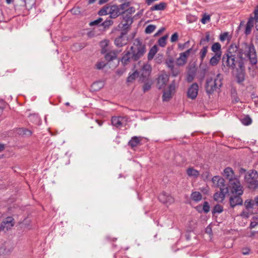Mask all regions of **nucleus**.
<instances>
[{"instance_id": "nucleus-1", "label": "nucleus", "mask_w": 258, "mask_h": 258, "mask_svg": "<svg viewBox=\"0 0 258 258\" xmlns=\"http://www.w3.org/2000/svg\"><path fill=\"white\" fill-rule=\"evenodd\" d=\"M243 54L248 58L251 64H255L257 63L256 51L253 44L245 42H242L239 45L231 44L222 58L224 67L236 71V76L238 83H242L245 79L244 59Z\"/></svg>"}, {"instance_id": "nucleus-2", "label": "nucleus", "mask_w": 258, "mask_h": 258, "mask_svg": "<svg viewBox=\"0 0 258 258\" xmlns=\"http://www.w3.org/2000/svg\"><path fill=\"white\" fill-rule=\"evenodd\" d=\"M131 46L130 51H127L122 56L121 62L124 65L128 64L131 61H137L144 55L146 52V46L139 39H136Z\"/></svg>"}, {"instance_id": "nucleus-3", "label": "nucleus", "mask_w": 258, "mask_h": 258, "mask_svg": "<svg viewBox=\"0 0 258 258\" xmlns=\"http://www.w3.org/2000/svg\"><path fill=\"white\" fill-rule=\"evenodd\" d=\"M223 176L229 181V185L231 192L242 195L243 187L241 185L239 178L235 175L233 170L229 167L224 169L222 173Z\"/></svg>"}, {"instance_id": "nucleus-4", "label": "nucleus", "mask_w": 258, "mask_h": 258, "mask_svg": "<svg viewBox=\"0 0 258 258\" xmlns=\"http://www.w3.org/2000/svg\"><path fill=\"white\" fill-rule=\"evenodd\" d=\"M222 76L220 74H217L213 78L207 79L205 88L208 95L212 94L214 91L222 86Z\"/></svg>"}, {"instance_id": "nucleus-5", "label": "nucleus", "mask_w": 258, "mask_h": 258, "mask_svg": "<svg viewBox=\"0 0 258 258\" xmlns=\"http://www.w3.org/2000/svg\"><path fill=\"white\" fill-rule=\"evenodd\" d=\"M257 176V172L255 170L250 171L246 174L245 180L249 188L255 189L258 187Z\"/></svg>"}, {"instance_id": "nucleus-6", "label": "nucleus", "mask_w": 258, "mask_h": 258, "mask_svg": "<svg viewBox=\"0 0 258 258\" xmlns=\"http://www.w3.org/2000/svg\"><path fill=\"white\" fill-rule=\"evenodd\" d=\"M212 183L215 187L221 188H228L225 184V179L219 176H215L212 178Z\"/></svg>"}, {"instance_id": "nucleus-7", "label": "nucleus", "mask_w": 258, "mask_h": 258, "mask_svg": "<svg viewBox=\"0 0 258 258\" xmlns=\"http://www.w3.org/2000/svg\"><path fill=\"white\" fill-rule=\"evenodd\" d=\"M234 195L231 196L230 198L229 202L230 206L232 208H234L237 205H241L242 204L243 201L240 197L242 195H239L238 194L232 192Z\"/></svg>"}, {"instance_id": "nucleus-8", "label": "nucleus", "mask_w": 258, "mask_h": 258, "mask_svg": "<svg viewBox=\"0 0 258 258\" xmlns=\"http://www.w3.org/2000/svg\"><path fill=\"white\" fill-rule=\"evenodd\" d=\"M158 199L161 203L166 204H171L174 201V198L165 192H163L158 196Z\"/></svg>"}, {"instance_id": "nucleus-9", "label": "nucleus", "mask_w": 258, "mask_h": 258, "mask_svg": "<svg viewBox=\"0 0 258 258\" xmlns=\"http://www.w3.org/2000/svg\"><path fill=\"white\" fill-rule=\"evenodd\" d=\"M228 192V188H221L219 191L216 192L214 195V199L218 202H222L225 199L226 194Z\"/></svg>"}, {"instance_id": "nucleus-10", "label": "nucleus", "mask_w": 258, "mask_h": 258, "mask_svg": "<svg viewBox=\"0 0 258 258\" xmlns=\"http://www.w3.org/2000/svg\"><path fill=\"white\" fill-rule=\"evenodd\" d=\"M14 218L8 217L2 222L1 226L3 230L6 228L8 230L14 225Z\"/></svg>"}, {"instance_id": "nucleus-11", "label": "nucleus", "mask_w": 258, "mask_h": 258, "mask_svg": "<svg viewBox=\"0 0 258 258\" xmlns=\"http://www.w3.org/2000/svg\"><path fill=\"white\" fill-rule=\"evenodd\" d=\"M192 47L187 50L184 52H182L180 54V56L177 59V64L178 66H182L184 64L186 61L187 58L189 54L190 51L191 50Z\"/></svg>"}, {"instance_id": "nucleus-12", "label": "nucleus", "mask_w": 258, "mask_h": 258, "mask_svg": "<svg viewBox=\"0 0 258 258\" xmlns=\"http://www.w3.org/2000/svg\"><path fill=\"white\" fill-rule=\"evenodd\" d=\"M122 13V12L119 11V8L117 5L109 6V14L110 15V18H116Z\"/></svg>"}, {"instance_id": "nucleus-13", "label": "nucleus", "mask_w": 258, "mask_h": 258, "mask_svg": "<svg viewBox=\"0 0 258 258\" xmlns=\"http://www.w3.org/2000/svg\"><path fill=\"white\" fill-rule=\"evenodd\" d=\"M195 208L200 213H202V212L208 213L210 210L209 204L207 201H205L203 205H199Z\"/></svg>"}, {"instance_id": "nucleus-14", "label": "nucleus", "mask_w": 258, "mask_h": 258, "mask_svg": "<svg viewBox=\"0 0 258 258\" xmlns=\"http://www.w3.org/2000/svg\"><path fill=\"white\" fill-rule=\"evenodd\" d=\"M151 67L149 65H144L142 69V74L140 75V80L142 82L145 81L146 78L149 75Z\"/></svg>"}, {"instance_id": "nucleus-15", "label": "nucleus", "mask_w": 258, "mask_h": 258, "mask_svg": "<svg viewBox=\"0 0 258 258\" xmlns=\"http://www.w3.org/2000/svg\"><path fill=\"white\" fill-rule=\"evenodd\" d=\"M142 139V137L134 136L132 137L130 141L128 142V145L131 147V148L133 149L134 148L136 147L141 144V142Z\"/></svg>"}, {"instance_id": "nucleus-16", "label": "nucleus", "mask_w": 258, "mask_h": 258, "mask_svg": "<svg viewBox=\"0 0 258 258\" xmlns=\"http://www.w3.org/2000/svg\"><path fill=\"white\" fill-rule=\"evenodd\" d=\"M169 80V76L166 74H162L160 75L158 79V84L159 85V88L163 87L166 85Z\"/></svg>"}, {"instance_id": "nucleus-17", "label": "nucleus", "mask_w": 258, "mask_h": 258, "mask_svg": "<svg viewBox=\"0 0 258 258\" xmlns=\"http://www.w3.org/2000/svg\"><path fill=\"white\" fill-rule=\"evenodd\" d=\"M127 43V39L125 37L121 36L117 37L114 40V44L118 47H121L126 45Z\"/></svg>"}, {"instance_id": "nucleus-18", "label": "nucleus", "mask_w": 258, "mask_h": 258, "mask_svg": "<svg viewBox=\"0 0 258 258\" xmlns=\"http://www.w3.org/2000/svg\"><path fill=\"white\" fill-rule=\"evenodd\" d=\"M124 117L122 116H113L111 118L112 124L117 127L122 125V120Z\"/></svg>"}, {"instance_id": "nucleus-19", "label": "nucleus", "mask_w": 258, "mask_h": 258, "mask_svg": "<svg viewBox=\"0 0 258 258\" xmlns=\"http://www.w3.org/2000/svg\"><path fill=\"white\" fill-rule=\"evenodd\" d=\"M253 24L254 18H253L252 17H250L249 18L245 26L244 33L246 35H249L251 33V29L253 27Z\"/></svg>"}, {"instance_id": "nucleus-20", "label": "nucleus", "mask_w": 258, "mask_h": 258, "mask_svg": "<svg viewBox=\"0 0 258 258\" xmlns=\"http://www.w3.org/2000/svg\"><path fill=\"white\" fill-rule=\"evenodd\" d=\"M118 52L116 50L109 51L105 54L104 57L107 61H111L117 57Z\"/></svg>"}, {"instance_id": "nucleus-21", "label": "nucleus", "mask_w": 258, "mask_h": 258, "mask_svg": "<svg viewBox=\"0 0 258 258\" xmlns=\"http://www.w3.org/2000/svg\"><path fill=\"white\" fill-rule=\"evenodd\" d=\"M174 88V86L170 85L169 90L168 91L164 92L162 96L163 101H168L171 98V91Z\"/></svg>"}, {"instance_id": "nucleus-22", "label": "nucleus", "mask_w": 258, "mask_h": 258, "mask_svg": "<svg viewBox=\"0 0 258 258\" xmlns=\"http://www.w3.org/2000/svg\"><path fill=\"white\" fill-rule=\"evenodd\" d=\"M221 57V55L219 54H215V55L211 57L209 63L212 66H216L219 62Z\"/></svg>"}, {"instance_id": "nucleus-23", "label": "nucleus", "mask_w": 258, "mask_h": 258, "mask_svg": "<svg viewBox=\"0 0 258 258\" xmlns=\"http://www.w3.org/2000/svg\"><path fill=\"white\" fill-rule=\"evenodd\" d=\"M17 133L22 136L29 137L32 135V132L25 128H19L17 130Z\"/></svg>"}, {"instance_id": "nucleus-24", "label": "nucleus", "mask_w": 258, "mask_h": 258, "mask_svg": "<svg viewBox=\"0 0 258 258\" xmlns=\"http://www.w3.org/2000/svg\"><path fill=\"white\" fill-rule=\"evenodd\" d=\"M158 50V47L157 45H154L150 50L148 54V59L150 60L152 59L155 55V54L157 52Z\"/></svg>"}, {"instance_id": "nucleus-25", "label": "nucleus", "mask_w": 258, "mask_h": 258, "mask_svg": "<svg viewBox=\"0 0 258 258\" xmlns=\"http://www.w3.org/2000/svg\"><path fill=\"white\" fill-rule=\"evenodd\" d=\"M211 49L215 54L220 53L222 55L221 45L219 42L214 43L211 47Z\"/></svg>"}, {"instance_id": "nucleus-26", "label": "nucleus", "mask_w": 258, "mask_h": 258, "mask_svg": "<svg viewBox=\"0 0 258 258\" xmlns=\"http://www.w3.org/2000/svg\"><path fill=\"white\" fill-rule=\"evenodd\" d=\"M166 7V3L162 2L159 3V4H157L152 6L150 10L152 11H161L163 10Z\"/></svg>"}, {"instance_id": "nucleus-27", "label": "nucleus", "mask_w": 258, "mask_h": 258, "mask_svg": "<svg viewBox=\"0 0 258 258\" xmlns=\"http://www.w3.org/2000/svg\"><path fill=\"white\" fill-rule=\"evenodd\" d=\"M244 206L246 209L249 211L250 209L253 208L254 206L256 205L254 200H247L245 201Z\"/></svg>"}, {"instance_id": "nucleus-28", "label": "nucleus", "mask_w": 258, "mask_h": 258, "mask_svg": "<svg viewBox=\"0 0 258 258\" xmlns=\"http://www.w3.org/2000/svg\"><path fill=\"white\" fill-rule=\"evenodd\" d=\"M208 48V46H205L202 48V49H201V50L200 51L199 55H200V58L201 59V62H203V60L204 59V58L207 53Z\"/></svg>"}, {"instance_id": "nucleus-29", "label": "nucleus", "mask_w": 258, "mask_h": 258, "mask_svg": "<svg viewBox=\"0 0 258 258\" xmlns=\"http://www.w3.org/2000/svg\"><path fill=\"white\" fill-rule=\"evenodd\" d=\"M140 75V73L138 71H135L133 73L130 75L127 78V82L128 83H132L134 80L138 77Z\"/></svg>"}, {"instance_id": "nucleus-30", "label": "nucleus", "mask_w": 258, "mask_h": 258, "mask_svg": "<svg viewBox=\"0 0 258 258\" xmlns=\"http://www.w3.org/2000/svg\"><path fill=\"white\" fill-rule=\"evenodd\" d=\"M109 5H105L98 12V15L100 16H104L109 14Z\"/></svg>"}, {"instance_id": "nucleus-31", "label": "nucleus", "mask_w": 258, "mask_h": 258, "mask_svg": "<svg viewBox=\"0 0 258 258\" xmlns=\"http://www.w3.org/2000/svg\"><path fill=\"white\" fill-rule=\"evenodd\" d=\"M167 38H168V35H165L162 36V37H161L160 38H159L158 41V43L159 45L162 47H165V45H166V40H167Z\"/></svg>"}, {"instance_id": "nucleus-32", "label": "nucleus", "mask_w": 258, "mask_h": 258, "mask_svg": "<svg viewBox=\"0 0 258 258\" xmlns=\"http://www.w3.org/2000/svg\"><path fill=\"white\" fill-rule=\"evenodd\" d=\"M186 80L188 82H191L194 80V71L192 70L191 64H190V68L187 74Z\"/></svg>"}, {"instance_id": "nucleus-33", "label": "nucleus", "mask_w": 258, "mask_h": 258, "mask_svg": "<svg viewBox=\"0 0 258 258\" xmlns=\"http://www.w3.org/2000/svg\"><path fill=\"white\" fill-rule=\"evenodd\" d=\"M241 121L243 124L245 125H248L251 123L252 120L249 116L247 115L242 118L241 119Z\"/></svg>"}, {"instance_id": "nucleus-34", "label": "nucleus", "mask_w": 258, "mask_h": 258, "mask_svg": "<svg viewBox=\"0 0 258 258\" xmlns=\"http://www.w3.org/2000/svg\"><path fill=\"white\" fill-rule=\"evenodd\" d=\"M103 84L101 82H96L92 84L91 87L94 91H97L100 90Z\"/></svg>"}, {"instance_id": "nucleus-35", "label": "nucleus", "mask_w": 258, "mask_h": 258, "mask_svg": "<svg viewBox=\"0 0 258 258\" xmlns=\"http://www.w3.org/2000/svg\"><path fill=\"white\" fill-rule=\"evenodd\" d=\"M254 21L255 22V27L256 30L258 31V6L255 8L254 12Z\"/></svg>"}, {"instance_id": "nucleus-36", "label": "nucleus", "mask_w": 258, "mask_h": 258, "mask_svg": "<svg viewBox=\"0 0 258 258\" xmlns=\"http://www.w3.org/2000/svg\"><path fill=\"white\" fill-rule=\"evenodd\" d=\"M223 211V207L219 204H217L215 206L213 210V213H221Z\"/></svg>"}, {"instance_id": "nucleus-37", "label": "nucleus", "mask_w": 258, "mask_h": 258, "mask_svg": "<svg viewBox=\"0 0 258 258\" xmlns=\"http://www.w3.org/2000/svg\"><path fill=\"white\" fill-rule=\"evenodd\" d=\"M156 28V26L154 25H149L145 29V33L146 34H151Z\"/></svg>"}, {"instance_id": "nucleus-38", "label": "nucleus", "mask_w": 258, "mask_h": 258, "mask_svg": "<svg viewBox=\"0 0 258 258\" xmlns=\"http://www.w3.org/2000/svg\"><path fill=\"white\" fill-rule=\"evenodd\" d=\"M211 20V17L209 15H208L207 14H204L203 15V17L202 19L201 20V22L203 24H205L207 23L208 22H209Z\"/></svg>"}, {"instance_id": "nucleus-39", "label": "nucleus", "mask_w": 258, "mask_h": 258, "mask_svg": "<svg viewBox=\"0 0 258 258\" xmlns=\"http://www.w3.org/2000/svg\"><path fill=\"white\" fill-rule=\"evenodd\" d=\"M187 97L192 100L194 99V84L190 85L187 93Z\"/></svg>"}, {"instance_id": "nucleus-40", "label": "nucleus", "mask_w": 258, "mask_h": 258, "mask_svg": "<svg viewBox=\"0 0 258 258\" xmlns=\"http://www.w3.org/2000/svg\"><path fill=\"white\" fill-rule=\"evenodd\" d=\"M209 41H210V34L209 32H207L206 33L205 37L204 38H202L201 39L200 44V45H202V44L204 45V44H205V43H207Z\"/></svg>"}, {"instance_id": "nucleus-41", "label": "nucleus", "mask_w": 258, "mask_h": 258, "mask_svg": "<svg viewBox=\"0 0 258 258\" xmlns=\"http://www.w3.org/2000/svg\"><path fill=\"white\" fill-rule=\"evenodd\" d=\"M113 24V21L109 19V20H106L104 22H103L101 25L103 26L105 28L109 27L110 26Z\"/></svg>"}, {"instance_id": "nucleus-42", "label": "nucleus", "mask_w": 258, "mask_h": 258, "mask_svg": "<svg viewBox=\"0 0 258 258\" xmlns=\"http://www.w3.org/2000/svg\"><path fill=\"white\" fill-rule=\"evenodd\" d=\"M171 72L173 76L176 77L179 73V70L178 68H174V67H171Z\"/></svg>"}, {"instance_id": "nucleus-43", "label": "nucleus", "mask_w": 258, "mask_h": 258, "mask_svg": "<svg viewBox=\"0 0 258 258\" xmlns=\"http://www.w3.org/2000/svg\"><path fill=\"white\" fill-rule=\"evenodd\" d=\"M226 39H230L228 36V32H224L223 33H222L220 35V40L221 41H224L226 40Z\"/></svg>"}, {"instance_id": "nucleus-44", "label": "nucleus", "mask_w": 258, "mask_h": 258, "mask_svg": "<svg viewBox=\"0 0 258 258\" xmlns=\"http://www.w3.org/2000/svg\"><path fill=\"white\" fill-rule=\"evenodd\" d=\"M202 199V196L200 192L195 191V201L199 202Z\"/></svg>"}, {"instance_id": "nucleus-45", "label": "nucleus", "mask_w": 258, "mask_h": 258, "mask_svg": "<svg viewBox=\"0 0 258 258\" xmlns=\"http://www.w3.org/2000/svg\"><path fill=\"white\" fill-rule=\"evenodd\" d=\"M102 21H103L102 18H99L98 19L91 22L90 23V26H95V25H99L102 22Z\"/></svg>"}, {"instance_id": "nucleus-46", "label": "nucleus", "mask_w": 258, "mask_h": 258, "mask_svg": "<svg viewBox=\"0 0 258 258\" xmlns=\"http://www.w3.org/2000/svg\"><path fill=\"white\" fill-rule=\"evenodd\" d=\"M257 218L255 217H253V221L251 222L250 224V228L251 229L254 228L258 225V222L256 221Z\"/></svg>"}, {"instance_id": "nucleus-47", "label": "nucleus", "mask_w": 258, "mask_h": 258, "mask_svg": "<svg viewBox=\"0 0 258 258\" xmlns=\"http://www.w3.org/2000/svg\"><path fill=\"white\" fill-rule=\"evenodd\" d=\"M105 66L106 63L103 61L98 62L96 64V68L98 70L103 69Z\"/></svg>"}, {"instance_id": "nucleus-48", "label": "nucleus", "mask_w": 258, "mask_h": 258, "mask_svg": "<svg viewBox=\"0 0 258 258\" xmlns=\"http://www.w3.org/2000/svg\"><path fill=\"white\" fill-rule=\"evenodd\" d=\"M151 84L148 83H146L144 84L143 89L144 92H146L151 89Z\"/></svg>"}, {"instance_id": "nucleus-49", "label": "nucleus", "mask_w": 258, "mask_h": 258, "mask_svg": "<svg viewBox=\"0 0 258 258\" xmlns=\"http://www.w3.org/2000/svg\"><path fill=\"white\" fill-rule=\"evenodd\" d=\"M178 34L177 33L175 32L172 35V36L171 37L170 41L172 42H175L178 40Z\"/></svg>"}, {"instance_id": "nucleus-50", "label": "nucleus", "mask_w": 258, "mask_h": 258, "mask_svg": "<svg viewBox=\"0 0 258 258\" xmlns=\"http://www.w3.org/2000/svg\"><path fill=\"white\" fill-rule=\"evenodd\" d=\"M129 6V4L128 3H123V4H122L119 6H117V7H119V11H120V10H122V11H124V10L125 9V8H126V7H127L128 6ZM123 12V11H122Z\"/></svg>"}, {"instance_id": "nucleus-51", "label": "nucleus", "mask_w": 258, "mask_h": 258, "mask_svg": "<svg viewBox=\"0 0 258 258\" xmlns=\"http://www.w3.org/2000/svg\"><path fill=\"white\" fill-rule=\"evenodd\" d=\"M186 20L188 23H191L194 22V16L191 14L186 15Z\"/></svg>"}, {"instance_id": "nucleus-52", "label": "nucleus", "mask_w": 258, "mask_h": 258, "mask_svg": "<svg viewBox=\"0 0 258 258\" xmlns=\"http://www.w3.org/2000/svg\"><path fill=\"white\" fill-rule=\"evenodd\" d=\"M250 249L248 247H244L242 249V253L243 255H247L249 253Z\"/></svg>"}, {"instance_id": "nucleus-53", "label": "nucleus", "mask_w": 258, "mask_h": 258, "mask_svg": "<svg viewBox=\"0 0 258 258\" xmlns=\"http://www.w3.org/2000/svg\"><path fill=\"white\" fill-rule=\"evenodd\" d=\"M187 174L188 176L194 175V168L193 167H190L187 170Z\"/></svg>"}, {"instance_id": "nucleus-54", "label": "nucleus", "mask_w": 258, "mask_h": 258, "mask_svg": "<svg viewBox=\"0 0 258 258\" xmlns=\"http://www.w3.org/2000/svg\"><path fill=\"white\" fill-rule=\"evenodd\" d=\"M128 31V30H127V29H122L120 36H122V37H125V36L127 34Z\"/></svg>"}, {"instance_id": "nucleus-55", "label": "nucleus", "mask_w": 258, "mask_h": 258, "mask_svg": "<svg viewBox=\"0 0 258 258\" xmlns=\"http://www.w3.org/2000/svg\"><path fill=\"white\" fill-rule=\"evenodd\" d=\"M27 221H26V220H24L22 223H21V224H22V227H24V228H30L29 227V225L27 223Z\"/></svg>"}, {"instance_id": "nucleus-56", "label": "nucleus", "mask_w": 258, "mask_h": 258, "mask_svg": "<svg viewBox=\"0 0 258 258\" xmlns=\"http://www.w3.org/2000/svg\"><path fill=\"white\" fill-rule=\"evenodd\" d=\"M250 212V211L249 210L248 211V212H246V211H243L242 213H241V215L243 217H245V218H248L249 217V213Z\"/></svg>"}, {"instance_id": "nucleus-57", "label": "nucleus", "mask_w": 258, "mask_h": 258, "mask_svg": "<svg viewBox=\"0 0 258 258\" xmlns=\"http://www.w3.org/2000/svg\"><path fill=\"white\" fill-rule=\"evenodd\" d=\"M165 30V28H160L157 32H156L155 35H154V36L155 37H156V36H159L160 34H161Z\"/></svg>"}, {"instance_id": "nucleus-58", "label": "nucleus", "mask_w": 258, "mask_h": 258, "mask_svg": "<svg viewBox=\"0 0 258 258\" xmlns=\"http://www.w3.org/2000/svg\"><path fill=\"white\" fill-rule=\"evenodd\" d=\"M194 85H195V99L196 98L197 95H198V85L197 83H195L194 84Z\"/></svg>"}, {"instance_id": "nucleus-59", "label": "nucleus", "mask_w": 258, "mask_h": 258, "mask_svg": "<svg viewBox=\"0 0 258 258\" xmlns=\"http://www.w3.org/2000/svg\"><path fill=\"white\" fill-rule=\"evenodd\" d=\"M124 20H125L126 23H127V24L128 23V22H130L131 24L133 22L132 19L130 17H125L124 18Z\"/></svg>"}, {"instance_id": "nucleus-60", "label": "nucleus", "mask_w": 258, "mask_h": 258, "mask_svg": "<svg viewBox=\"0 0 258 258\" xmlns=\"http://www.w3.org/2000/svg\"><path fill=\"white\" fill-rule=\"evenodd\" d=\"M188 41L186 42V43H184L183 44H179L178 46L180 48L183 49L185 47H187V45H188Z\"/></svg>"}, {"instance_id": "nucleus-61", "label": "nucleus", "mask_w": 258, "mask_h": 258, "mask_svg": "<svg viewBox=\"0 0 258 258\" xmlns=\"http://www.w3.org/2000/svg\"><path fill=\"white\" fill-rule=\"evenodd\" d=\"M121 28L128 30L130 28V25L127 23H125V24H122Z\"/></svg>"}, {"instance_id": "nucleus-62", "label": "nucleus", "mask_w": 258, "mask_h": 258, "mask_svg": "<svg viewBox=\"0 0 258 258\" xmlns=\"http://www.w3.org/2000/svg\"><path fill=\"white\" fill-rule=\"evenodd\" d=\"M239 101V99L237 96H234L232 99V102L234 103H236Z\"/></svg>"}, {"instance_id": "nucleus-63", "label": "nucleus", "mask_w": 258, "mask_h": 258, "mask_svg": "<svg viewBox=\"0 0 258 258\" xmlns=\"http://www.w3.org/2000/svg\"><path fill=\"white\" fill-rule=\"evenodd\" d=\"M185 237L187 240H189L191 239V235L189 234V233L188 232H187L185 234Z\"/></svg>"}, {"instance_id": "nucleus-64", "label": "nucleus", "mask_w": 258, "mask_h": 258, "mask_svg": "<svg viewBox=\"0 0 258 258\" xmlns=\"http://www.w3.org/2000/svg\"><path fill=\"white\" fill-rule=\"evenodd\" d=\"M107 52H108L107 50L105 47H104L102 48V49H101V53L102 54H104L105 55V54H106V53H107Z\"/></svg>"}]
</instances>
